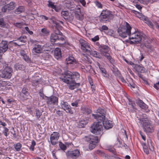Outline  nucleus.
Here are the masks:
<instances>
[{"label": "nucleus", "instance_id": "b1692460", "mask_svg": "<svg viewBox=\"0 0 159 159\" xmlns=\"http://www.w3.org/2000/svg\"><path fill=\"white\" fill-rule=\"evenodd\" d=\"M54 55L56 59H58L61 56L60 49L59 48H56L54 51Z\"/></svg>", "mask_w": 159, "mask_h": 159}, {"label": "nucleus", "instance_id": "9b49d317", "mask_svg": "<svg viewBox=\"0 0 159 159\" xmlns=\"http://www.w3.org/2000/svg\"><path fill=\"white\" fill-rule=\"evenodd\" d=\"M29 90L26 87H24L19 94V98L22 100H25L29 99Z\"/></svg>", "mask_w": 159, "mask_h": 159}, {"label": "nucleus", "instance_id": "20e7f679", "mask_svg": "<svg viewBox=\"0 0 159 159\" xmlns=\"http://www.w3.org/2000/svg\"><path fill=\"white\" fill-rule=\"evenodd\" d=\"M114 16L109 11L104 10L102 11L99 17V20L102 22H109L112 19Z\"/></svg>", "mask_w": 159, "mask_h": 159}, {"label": "nucleus", "instance_id": "7c9ffc66", "mask_svg": "<svg viewBox=\"0 0 159 159\" xmlns=\"http://www.w3.org/2000/svg\"><path fill=\"white\" fill-rule=\"evenodd\" d=\"M141 40H134V41H133L132 40H125V41H123V42L124 43H129L130 44H137L139 43H141Z\"/></svg>", "mask_w": 159, "mask_h": 159}, {"label": "nucleus", "instance_id": "58836bf2", "mask_svg": "<svg viewBox=\"0 0 159 159\" xmlns=\"http://www.w3.org/2000/svg\"><path fill=\"white\" fill-rule=\"evenodd\" d=\"M100 69L104 76L106 77H108V75L107 74V71L104 68L102 67L100 68Z\"/></svg>", "mask_w": 159, "mask_h": 159}, {"label": "nucleus", "instance_id": "4be33fe9", "mask_svg": "<svg viewBox=\"0 0 159 159\" xmlns=\"http://www.w3.org/2000/svg\"><path fill=\"white\" fill-rule=\"evenodd\" d=\"M70 10H74V13L75 16L78 20L81 19V12L80 8L79 7H76L75 9H72V8H71Z\"/></svg>", "mask_w": 159, "mask_h": 159}, {"label": "nucleus", "instance_id": "39448f33", "mask_svg": "<svg viewBox=\"0 0 159 159\" xmlns=\"http://www.w3.org/2000/svg\"><path fill=\"white\" fill-rule=\"evenodd\" d=\"M85 139L87 141L90 143L89 148L90 150L93 149L95 147L96 144L99 141L98 137L95 135H90L85 136Z\"/></svg>", "mask_w": 159, "mask_h": 159}, {"label": "nucleus", "instance_id": "0eeeda50", "mask_svg": "<svg viewBox=\"0 0 159 159\" xmlns=\"http://www.w3.org/2000/svg\"><path fill=\"white\" fill-rule=\"evenodd\" d=\"M129 39H139V40H144L147 39V36L142 32L138 30L135 31L134 32L129 35Z\"/></svg>", "mask_w": 159, "mask_h": 159}, {"label": "nucleus", "instance_id": "2f4dec72", "mask_svg": "<svg viewBox=\"0 0 159 159\" xmlns=\"http://www.w3.org/2000/svg\"><path fill=\"white\" fill-rule=\"evenodd\" d=\"M14 67L16 70H18L23 69L25 67L22 65L17 64L15 65Z\"/></svg>", "mask_w": 159, "mask_h": 159}, {"label": "nucleus", "instance_id": "338daca9", "mask_svg": "<svg viewBox=\"0 0 159 159\" xmlns=\"http://www.w3.org/2000/svg\"><path fill=\"white\" fill-rule=\"evenodd\" d=\"M26 37L25 35H22L20 37L18 40H23V39H26Z\"/></svg>", "mask_w": 159, "mask_h": 159}, {"label": "nucleus", "instance_id": "5fc2aeb1", "mask_svg": "<svg viewBox=\"0 0 159 159\" xmlns=\"http://www.w3.org/2000/svg\"><path fill=\"white\" fill-rule=\"evenodd\" d=\"M34 15V14L32 13L29 14L28 16V18L31 20H33L35 18Z\"/></svg>", "mask_w": 159, "mask_h": 159}, {"label": "nucleus", "instance_id": "de8ad7c7", "mask_svg": "<svg viewBox=\"0 0 159 159\" xmlns=\"http://www.w3.org/2000/svg\"><path fill=\"white\" fill-rule=\"evenodd\" d=\"M85 125V122L82 120H81L79 121L78 124V125L79 127L82 128L84 127Z\"/></svg>", "mask_w": 159, "mask_h": 159}, {"label": "nucleus", "instance_id": "bf43d9fd", "mask_svg": "<svg viewBox=\"0 0 159 159\" xmlns=\"http://www.w3.org/2000/svg\"><path fill=\"white\" fill-rule=\"evenodd\" d=\"M8 131V129L6 127L4 128L3 133L5 136L6 137L7 136V132Z\"/></svg>", "mask_w": 159, "mask_h": 159}, {"label": "nucleus", "instance_id": "c85d7f7f", "mask_svg": "<svg viewBox=\"0 0 159 159\" xmlns=\"http://www.w3.org/2000/svg\"><path fill=\"white\" fill-rule=\"evenodd\" d=\"M24 7L23 6H20L15 10V12L16 14H19L24 11Z\"/></svg>", "mask_w": 159, "mask_h": 159}, {"label": "nucleus", "instance_id": "f8f14e48", "mask_svg": "<svg viewBox=\"0 0 159 159\" xmlns=\"http://www.w3.org/2000/svg\"><path fill=\"white\" fill-rule=\"evenodd\" d=\"M16 5L13 2H11L9 4H7L2 7V11L3 12H8L14 9Z\"/></svg>", "mask_w": 159, "mask_h": 159}, {"label": "nucleus", "instance_id": "cd10ccee", "mask_svg": "<svg viewBox=\"0 0 159 159\" xmlns=\"http://www.w3.org/2000/svg\"><path fill=\"white\" fill-rule=\"evenodd\" d=\"M137 104L142 109H146L148 108L147 105L141 100H138Z\"/></svg>", "mask_w": 159, "mask_h": 159}, {"label": "nucleus", "instance_id": "69168bd1", "mask_svg": "<svg viewBox=\"0 0 159 159\" xmlns=\"http://www.w3.org/2000/svg\"><path fill=\"white\" fill-rule=\"evenodd\" d=\"M20 55H21L23 57L26 54L25 52L23 50H21V51L20 52Z\"/></svg>", "mask_w": 159, "mask_h": 159}, {"label": "nucleus", "instance_id": "ddd939ff", "mask_svg": "<svg viewBox=\"0 0 159 159\" xmlns=\"http://www.w3.org/2000/svg\"><path fill=\"white\" fill-rule=\"evenodd\" d=\"M81 49L85 52L90 53L91 49L89 45L84 40H79Z\"/></svg>", "mask_w": 159, "mask_h": 159}, {"label": "nucleus", "instance_id": "aec40b11", "mask_svg": "<svg viewBox=\"0 0 159 159\" xmlns=\"http://www.w3.org/2000/svg\"><path fill=\"white\" fill-rule=\"evenodd\" d=\"M61 16L65 19L71 21L73 20L74 17L73 16L70 15V13L67 11H62L61 13Z\"/></svg>", "mask_w": 159, "mask_h": 159}, {"label": "nucleus", "instance_id": "6ab92c4d", "mask_svg": "<svg viewBox=\"0 0 159 159\" xmlns=\"http://www.w3.org/2000/svg\"><path fill=\"white\" fill-rule=\"evenodd\" d=\"M58 98L57 97L52 96L47 98V104L48 105H54L58 102Z\"/></svg>", "mask_w": 159, "mask_h": 159}, {"label": "nucleus", "instance_id": "c03bdc74", "mask_svg": "<svg viewBox=\"0 0 159 159\" xmlns=\"http://www.w3.org/2000/svg\"><path fill=\"white\" fill-rule=\"evenodd\" d=\"M14 25L20 28H21L24 25H27L26 24H25L22 23H15Z\"/></svg>", "mask_w": 159, "mask_h": 159}, {"label": "nucleus", "instance_id": "a211bd4d", "mask_svg": "<svg viewBox=\"0 0 159 159\" xmlns=\"http://www.w3.org/2000/svg\"><path fill=\"white\" fill-rule=\"evenodd\" d=\"M8 42L6 40H2L0 44V56L8 49Z\"/></svg>", "mask_w": 159, "mask_h": 159}, {"label": "nucleus", "instance_id": "13d9d810", "mask_svg": "<svg viewBox=\"0 0 159 159\" xmlns=\"http://www.w3.org/2000/svg\"><path fill=\"white\" fill-rule=\"evenodd\" d=\"M113 34L114 31L111 30H110L108 32V34L111 36H113Z\"/></svg>", "mask_w": 159, "mask_h": 159}, {"label": "nucleus", "instance_id": "412c9836", "mask_svg": "<svg viewBox=\"0 0 159 159\" xmlns=\"http://www.w3.org/2000/svg\"><path fill=\"white\" fill-rule=\"evenodd\" d=\"M102 124L104 127L107 129L111 128L113 126V124L112 121L108 120L107 119H105L102 122Z\"/></svg>", "mask_w": 159, "mask_h": 159}, {"label": "nucleus", "instance_id": "f704fd0d", "mask_svg": "<svg viewBox=\"0 0 159 159\" xmlns=\"http://www.w3.org/2000/svg\"><path fill=\"white\" fill-rule=\"evenodd\" d=\"M90 53L92 54V55L93 56L95 57L98 58H101V57L100 54L98 52L96 51H94Z\"/></svg>", "mask_w": 159, "mask_h": 159}, {"label": "nucleus", "instance_id": "f03ea898", "mask_svg": "<svg viewBox=\"0 0 159 159\" xmlns=\"http://www.w3.org/2000/svg\"><path fill=\"white\" fill-rule=\"evenodd\" d=\"M51 21L57 30L55 33L51 34L50 40H64L65 37L62 36V33L59 30L61 27V25H63V22L55 19H52Z\"/></svg>", "mask_w": 159, "mask_h": 159}, {"label": "nucleus", "instance_id": "79ce46f5", "mask_svg": "<svg viewBox=\"0 0 159 159\" xmlns=\"http://www.w3.org/2000/svg\"><path fill=\"white\" fill-rule=\"evenodd\" d=\"M36 145V142L34 140H33L31 142V144L30 148V149L31 151H33L34 150V147Z\"/></svg>", "mask_w": 159, "mask_h": 159}, {"label": "nucleus", "instance_id": "4468645a", "mask_svg": "<svg viewBox=\"0 0 159 159\" xmlns=\"http://www.w3.org/2000/svg\"><path fill=\"white\" fill-rule=\"evenodd\" d=\"M66 154L69 158H72L73 159H75L80 155V152L78 150L75 149L73 151L68 152Z\"/></svg>", "mask_w": 159, "mask_h": 159}, {"label": "nucleus", "instance_id": "e433bc0d", "mask_svg": "<svg viewBox=\"0 0 159 159\" xmlns=\"http://www.w3.org/2000/svg\"><path fill=\"white\" fill-rule=\"evenodd\" d=\"M22 145L21 144L19 143H18L16 144H14V147L16 150L18 151L20 150Z\"/></svg>", "mask_w": 159, "mask_h": 159}, {"label": "nucleus", "instance_id": "7ed1b4c3", "mask_svg": "<svg viewBox=\"0 0 159 159\" xmlns=\"http://www.w3.org/2000/svg\"><path fill=\"white\" fill-rule=\"evenodd\" d=\"M131 29V27L129 25L127 22H126V25L123 27L118 29V32L120 37L124 38L130 35Z\"/></svg>", "mask_w": 159, "mask_h": 159}, {"label": "nucleus", "instance_id": "680f3d73", "mask_svg": "<svg viewBox=\"0 0 159 159\" xmlns=\"http://www.w3.org/2000/svg\"><path fill=\"white\" fill-rule=\"evenodd\" d=\"M102 30H108V27L105 25H103L101 28Z\"/></svg>", "mask_w": 159, "mask_h": 159}, {"label": "nucleus", "instance_id": "f257e3e1", "mask_svg": "<svg viewBox=\"0 0 159 159\" xmlns=\"http://www.w3.org/2000/svg\"><path fill=\"white\" fill-rule=\"evenodd\" d=\"M80 77V74L77 72L73 74L68 71L65 72L64 77L61 78V79L65 83L69 84V88L70 89L73 90L80 86L79 83L75 82Z\"/></svg>", "mask_w": 159, "mask_h": 159}, {"label": "nucleus", "instance_id": "393cba45", "mask_svg": "<svg viewBox=\"0 0 159 159\" xmlns=\"http://www.w3.org/2000/svg\"><path fill=\"white\" fill-rule=\"evenodd\" d=\"M42 50V48L41 46L39 45H35L32 50L33 53H39L41 52Z\"/></svg>", "mask_w": 159, "mask_h": 159}, {"label": "nucleus", "instance_id": "a19ab883", "mask_svg": "<svg viewBox=\"0 0 159 159\" xmlns=\"http://www.w3.org/2000/svg\"><path fill=\"white\" fill-rule=\"evenodd\" d=\"M59 146L61 148L62 150H65L66 148V146L63 144L61 142L59 143Z\"/></svg>", "mask_w": 159, "mask_h": 159}, {"label": "nucleus", "instance_id": "72a5a7b5", "mask_svg": "<svg viewBox=\"0 0 159 159\" xmlns=\"http://www.w3.org/2000/svg\"><path fill=\"white\" fill-rule=\"evenodd\" d=\"M106 113L105 111L101 108H99L97 110V114H98L100 115H105Z\"/></svg>", "mask_w": 159, "mask_h": 159}, {"label": "nucleus", "instance_id": "f3484780", "mask_svg": "<svg viewBox=\"0 0 159 159\" xmlns=\"http://www.w3.org/2000/svg\"><path fill=\"white\" fill-rule=\"evenodd\" d=\"M61 108L63 109L66 111L70 114H73L71 107L70 105H68L67 102H62L61 103Z\"/></svg>", "mask_w": 159, "mask_h": 159}, {"label": "nucleus", "instance_id": "1a4fd4ad", "mask_svg": "<svg viewBox=\"0 0 159 159\" xmlns=\"http://www.w3.org/2000/svg\"><path fill=\"white\" fill-rule=\"evenodd\" d=\"M12 69L10 67L7 66L2 71L0 76L3 78L10 79L12 76Z\"/></svg>", "mask_w": 159, "mask_h": 159}, {"label": "nucleus", "instance_id": "a878e982", "mask_svg": "<svg viewBox=\"0 0 159 159\" xmlns=\"http://www.w3.org/2000/svg\"><path fill=\"white\" fill-rule=\"evenodd\" d=\"M81 57L82 60L83 61H85V62L89 64H90L92 63V61L91 59L89 57H88L85 54H82Z\"/></svg>", "mask_w": 159, "mask_h": 159}, {"label": "nucleus", "instance_id": "603ef678", "mask_svg": "<svg viewBox=\"0 0 159 159\" xmlns=\"http://www.w3.org/2000/svg\"><path fill=\"white\" fill-rule=\"evenodd\" d=\"M79 100H76L75 102H74L72 103L71 105L73 107H77L78 106V103Z\"/></svg>", "mask_w": 159, "mask_h": 159}, {"label": "nucleus", "instance_id": "4c0bfd02", "mask_svg": "<svg viewBox=\"0 0 159 159\" xmlns=\"http://www.w3.org/2000/svg\"><path fill=\"white\" fill-rule=\"evenodd\" d=\"M48 6L51 7L52 9H54L55 11H57L56 9V5H54V3L52 2L48 1Z\"/></svg>", "mask_w": 159, "mask_h": 159}, {"label": "nucleus", "instance_id": "bb28decb", "mask_svg": "<svg viewBox=\"0 0 159 159\" xmlns=\"http://www.w3.org/2000/svg\"><path fill=\"white\" fill-rule=\"evenodd\" d=\"M66 61L67 64H75L76 63L75 60L72 55L69 56L66 59Z\"/></svg>", "mask_w": 159, "mask_h": 159}, {"label": "nucleus", "instance_id": "473e14b6", "mask_svg": "<svg viewBox=\"0 0 159 159\" xmlns=\"http://www.w3.org/2000/svg\"><path fill=\"white\" fill-rule=\"evenodd\" d=\"M144 67L140 65H138L136 66V69L137 71L140 72H144Z\"/></svg>", "mask_w": 159, "mask_h": 159}, {"label": "nucleus", "instance_id": "0e129e2a", "mask_svg": "<svg viewBox=\"0 0 159 159\" xmlns=\"http://www.w3.org/2000/svg\"><path fill=\"white\" fill-rule=\"evenodd\" d=\"M4 25V20L3 19H0V26H3Z\"/></svg>", "mask_w": 159, "mask_h": 159}, {"label": "nucleus", "instance_id": "774afa93", "mask_svg": "<svg viewBox=\"0 0 159 159\" xmlns=\"http://www.w3.org/2000/svg\"><path fill=\"white\" fill-rule=\"evenodd\" d=\"M131 12L134 14L135 15H136V16L138 15L139 13V12L135 10H131Z\"/></svg>", "mask_w": 159, "mask_h": 159}, {"label": "nucleus", "instance_id": "09e8293b", "mask_svg": "<svg viewBox=\"0 0 159 159\" xmlns=\"http://www.w3.org/2000/svg\"><path fill=\"white\" fill-rule=\"evenodd\" d=\"M138 1L140 3L147 4L149 3L150 0H138Z\"/></svg>", "mask_w": 159, "mask_h": 159}, {"label": "nucleus", "instance_id": "052dcab7", "mask_svg": "<svg viewBox=\"0 0 159 159\" xmlns=\"http://www.w3.org/2000/svg\"><path fill=\"white\" fill-rule=\"evenodd\" d=\"M154 87L157 89H159V81L154 85Z\"/></svg>", "mask_w": 159, "mask_h": 159}, {"label": "nucleus", "instance_id": "37998d69", "mask_svg": "<svg viewBox=\"0 0 159 159\" xmlns=\"http://www.w3.org/2000/svg\"><path fill=\"white\" fill-rule=\"evenodd\" d=\"M143 147L144 152H145L147 154H148L149 153V151L148 147L145 144L143 145Z\"/></svg>", "mask_w": 159, "mask_h": 159}, {"label": "nucleus", "instance_id": "c9c22d12", "mask_svg": "<svg viewBox=\"0 0 159 159\" xmlns=\"http://www.w3.org/2000/svg\"><path fill=\"white\" fill-rule=\"evenodd\" d=\"M137 16L140 20L144 21L146 19H147V17L143 15V14L139 12Z\"/></svg>", "mask_w": 159, "mask_h": 159}, {"label": "nucleus", "instance_id": "49530a36", "mask_svg": "<svg viewBox=\"0 0 159 159\" xmlns=\"http://www.w3.org/2000/svg\"><path fill=\"white\" fill-rule=\"evenodd\" d=\"M35 111L36 113V116L37 117V118L38 119H39L40 117L42 115V112H40V111L38 110H36Z\"/></svg>", "mask_w": 159, "mask_h": 159}, {"label": "nucleus", "instance_id": "dca6fc26", "mask_svg": "<svg viewBox=\"0 0 159 159\" xmlns=\"http://www.w3.org/2000/svg\"><path fill=\"white\" fill-rule=\"evenodd\" d=\"M59 137V134L57 132H54L51 134L50 142L52 145H55L57 143Z\"/></svg>", "mask_w": 159, "mask_h": 159}, {"label": "nucleus", "instance_id": "4d7b16f0", "mask_svg": "<svg viewBox=\"0 0 159 159\" xmlns=\"http://www.w3.org/2000/svg\"><path fill=\"white\" fill-rule=\"evenodd\" d=\"M84 110H85V111L84 112V113L85 114H89L91 112V111L90 110V109L88 108H84Z\"/></svg>", "mask_w": 159, "mask_h": 159}, {"label": "nucleus", "instance_id": "864d4df0", "mask_svg": "<svg viewBox=\"0 0 159 159\" xmlns=\"http://www.w3.org/2000/svg\"><path fill=\"white\" fill-rule=\"evenodd\" d=\"M96 153L97 154L102 156H104L105 155L104 153L101 150H97Z\"/></svg>", "mask_w": 159, "mask_h": 159}, {"label": "nucleus", "instance_id": "5701e85b", "mask_svg": "<svg viewBox=\"0 0 159 159\" xmlns=\"http://www.w3.org/2000/svg\"><path fill=\"white\" fill-rule=\"evenodd\" d=\"M92 115L98 120V123H100L101 122H102L104 119H105V115H100L98 114H93Z\"/></svg>", "mask_w": 159, "mask_h": 159}, {"label": "nucleus", "instance_id": "6e6552de", "mask_svg": "<svg viewBox=\"0 0 159 159\" xmlns=\"http://www.w3.org/2000/svg\"><path fill=\"white\" fill-rule=\"evenodd\" d=\"M141 124L143 125L144 131L147 133H152L153 131L152 125L148 120L144 119L139 120Z\"/></svg>", "mask_w": 159, "mask_h": 159}, {"label": "nucleus", "instance_id": "e2e57ef3", "mask_svg": "<svg viewBox=\"0 0 159 159\" xmlns=\"http://www.w3.org/2000/svg\"><path fill=\"white\" fill-rule=\"evenodd\" d=\"M41 18L44 20H47L48 19V18L46 16L44 15H42L40 16Z\"/></svg>", "mask_w": 159, "mask_h": 159}, {"label": "nucleus", "instance_id": "9d476101", "mask_svg": "<svg viewBox=\"0 0 159 159\" xmlns=\"http://www.w3.org/2000/svg\"><path fill=\"white\" fill-rule=\"evenodd\" d=\"M102 129V126L99 123L94 122L91 126V131L95 134L99 133Z\"/></svg>", "mask_w": 159, "mask_h": 159}, {"label": "nucleus", "instance_id": "c756f323", "mask_svg": "<svg viewBox=\"0 0 159 159\" xmlns=\"http://www.w3.org/2000/svg\"><path fill=\"white\" fill-rule=\"evenodd\" d=\"M41 32L44 35H47L49 34L50 31L47 28H44L41 29Z\"/></svg>", "mask_w": 159, "mask_h": 159}, {"label": "nucleus", "instance_id": "3c124183", "mask_svg": "<svg viewBox=\"0 0 159 159\" xmlns=\"http://www.w3.org/2000/svg\"><path fill=\"white\" fill-rule=\"evenodd\" d=\"M95 3L96 6L98 8H102V5L101 3L99 2H98L96 1L95 2Z\"/></svg>", "mask_w": 159, "mask_h": 159}, {"label": "nucleus", "instance_id": "ea45409f", "mask_svg": "<svg viewBox=\"0 0 159 159\" xmlns=\"http://www.w3.org/2000/svg\"><path fill=\"white\" fill-rule=\"evenodd\" d=\"M145 22L150 27L152 28L153 27V24L149 20L148 18L147 17V19L144 20Z\"/></svg>", "mask_w": 159, "mask_h": 159}, {"label": "nucleus", "instance_id": "2eb2a0df", "mask_svg": "<svg viewBox=\"0 0 159 159\" xmlns=\"http://www.w3.org/2000/svg\"><path fill=\"white\" fill-rule=\"evenodd\" d=\"M43 48L44 49L43 55V57H45V54L47 53L48 54L47 58H49L50 57V54L52 53V46H49L48 44H46L44 45Z\"/></svg>", "mask_w": 159, "mask_h": 159}, {"label": "nucleus", "instance_id": "6e6d98bb", "mask_svg": "<svg viewBox=\"0 0 159 159\" xmlns=\"http://www.w3.org/2000/svg\"><path fill=\"white\" fill-rule=\"evenodd\" d=\"M84 7H86V2L85 0H80V2Z\"/></svg>", "mask_w": 159, "mask_h": 159}, {"label": "nucleus", "instance_id": "a18cd8bd", "mask_svg": "<svg viewBox=\"0 0 159 159\" xmlns=\"http://www.w3.org/2000/svg\"><path fill=\"white\" fill-rule=\"evenodd\" d=\"M41 82V80L39 79L38 80L35 79L33 80L32 83L34 85H36Z\"/></svg>", "mask_w": 159, "mask_h": 159}, {"label": "nucleus", "instance_id": "423d86ee", "mask_svg": "<svg viewBox=\"0 0 159 159\" xmlns=\"http://www.w3.org/2000/svg\"><path fill=\"white\" fill-rule=\"evenodd\" d=\"M99 50L101 54L104 56L110 61L112 63L113 59L111 57L110 54L108 53L110 51L109 48L107 45H100L99 47Z\"/></svg>", "mask_w": 159, "mask_h": 159}, {"label": "nucleus", "instance_id": "8fccbe9b", "mask_svg": "<svg viewBox=\"0 0 159 159\" xmlns=\"http://www.w3.org/2000/svg\"><path fill=\"white\" fill-rule=\"evenodd\" d=\"M23 58L26 61L29 62L30 61V58L26 54L23 57Z\"/></svg>", "mask_w": 159, "mask_h": 159}]
</instances>
